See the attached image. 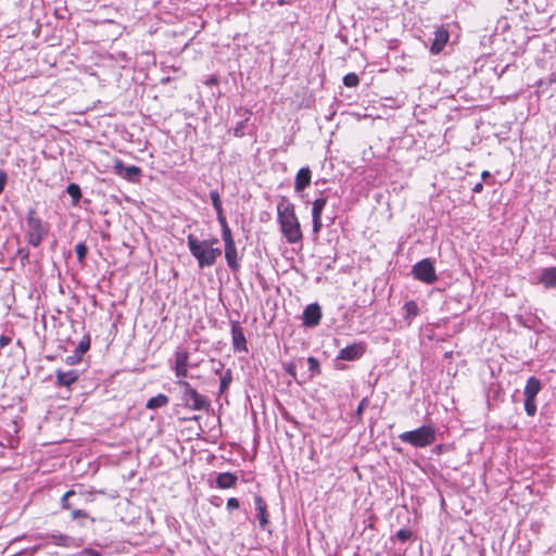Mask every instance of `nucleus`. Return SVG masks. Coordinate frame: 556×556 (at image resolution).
I'll use <instances>...</instances> for the list:
<instances>
[{
    "label": "nucleus",
    "mask_w": 556,
    "mask_h": 556,
    "mask_svg": "<svg viewBox=\"0 0 556 556\" xmlns=\"http://www.w3.org/2000/svg\"><path fill=\"white\" fill-rule=\"evenodd\" d=\"M278 222L281 232L289 243H296L302 239L299 219L294 212V205L286 199L277 204Z\"/></svg>",
    "instance_id": "1"
},
{
    "label": "nucleus",
    "mask_w": 556,
    "mask_h": 556,
    "mask_svg": "<svg viewBox=\"0 0 556 556\" xmlns=\"http://www.w3.org/2000/svg\"><path fill=\"white\" fill-rule=\"evenodd\" d=\"M188 248L192 256L198 261L200 268L211 267L222 255L219 248H214L218 243L217 238L208 240H198L193 235L187 237Z\"/></svg>",
    "instance_id": "2"
},
{
    "label": "nucleus",
    "mask_w": 556,
    "mask_h": 556,
    "mask_svg": "<svg viewBox=\"0 0 556 556\" xmlns=\"http://www.w3.org/2000/svg\"><path fill=\"white\" fill-rule=\"evenodd\" d=\"M399 439L414 447H426L435 441V429L430 425H424L418 429L401 433Z\"/></svg>",
    "instance_id": "3"
},
{
    "label": "nucleus",
    "mask_w": 556,
    "mask_h": 556,
    "mask_svg": "<svg viewBox=\"0 0 556 556\" xmlns=\"http://www.w3.org/2000/svg\"><path fill=\"white\" fill-rule=\"evenodd\" d=\"M177 384L182 388L181 400L186 407L193 410H206L210 407V401L200 394L191 384L186 380H178Z\"/></svg>",
    "instance_id": "4"
},
{
    "label": "nucleus",
    "mask_w": 556,
    "mask_h": 556,
    "mask_svg": "<svg viewBox=\"0 0 556 556\" xmlns=\"http://www.w3.org/2000/svg\"><path fill=\"white\" fill-rule=\"evenodd\" d=\"M27 240L28 243L33 247H38L43 237L48 232V227L42 223V220L36 216L34 210H29L27 214Z\"/></svg>",
    "instance_id": "5"
},
{
    "label": "nucleus",
    "mask_w": 556,
    "mask_h": 556,
    "mask_svg": "<svg viewBox=\"0 0 556 556\" xmlns=\"http://www.w3.org/2000/svg\"><path fill=\"white\" fill-rule=\"evenodd\" d=\"M223 240L225 242V258L230 269L237 270L239 268L238 252L231 230L228 225L222 227Z\"/></svg>",
    "instance_id": "6"
},
{
    "label": "nucleus",
    "mask_w": 556,
    "mask_h": 556,
    "mask_svg": "<svg viewBox=\"0 0 556 556\" xmlns=\"http://www.w3.org/2000/svg\"><path fill=\"white\" fill-rule=\"evenodd\" d=\"M414 277L426 283H433L438 277L433 263L429 258L421 260L413 267Z\"/></svg>",
    "instance_id": "7"
},
{
    "label": "nucleus",
    "mask_w": 556,
    "mask_h": 556,
    "mask_svg": "<svg viewBox=\"0 0 556 556\" xmlns=\"http://www.w3.org/2000/svg\"><path fill=\"white\" fill-rule=\"evenodd\" d=\"M175 375L179 380H184L188 376L189 353L187 350H178L175 352Z\"/></svg>",
    "instance_id": "8"
},
{
    "label": "nucleus",
    "mask_w": 556,
    "mask_h": 556,
    "mask_svg": "<svg viewBox=\"0 0 556 556\" xmlns=\"http://www.w3.org/2000/svg\"><path fill=\"white\" fill-rule=\"evenodd\" d=\"M327 204L326 197H319L313 202L312 217H313V231L318 233L323 227L321 214Z\"/></svg>",
    "instance_id": "9"
},
{
    "label": "nucleus",
    "mask_w": 556,
    "mask_h": 556,
    "mask_svg": "<svg viewBox=\"0 0 556 556\" xmlns=\"http://www.w3.org/2000/svg\"><path fill=\"white\" fill-rule=\"evenodd\" d=\"M115 173L129 181H136L140 177L141 169L138 166L131 165L128 167L124 166L123 161L115 160L114 162Z\"/></svg>",
    "instance_id": "10"
},
{
    "label": "nucleus",
    "mask_w": 556,
    "mask_h": 556,
    "mask_svg": "<svg viewBox=\"0 0 556 556\" xmlns=\"http://www.w3.org/2000/svg\"><path fill=\"white\" fill-rule=\"evenodd\" d=\"M321 318V312L318 304H309L303 313L304 325L308 327L317 326Z\"/></svg>",
    "instance_id": "11"
},
{
    "label": "nucleus",
    "mask_w": 556,
    "mask_h": 556,
    "mask_svg": "<svg viewBox=\"0 0 556 556\" xmlns=\"http://www.w3.org/2000/svg\"><path fill=\"white\" fill-rule=\"evenodd\" d=\"M448 37H450V35H448L447 29H445L444 27H439L434 31V39L430 47V52L434 55L439 54L445 47V45L448 40Z\"/></svg>",
    "instance_id": "12"
},
{
    "label": "nucleus",
    "mask_w": 556,
    "mask_h": 556,
    "mask_svg": "<svg viewBox=\"0 0 556 556\" xmlns=\"http://www.w3.org/2000/svg\"><path fill=\"white\" fill-rule=\"evenodd\" d=\"M364 351V346L361 343L348 345L340 350L338 358L343 361H354L359 358Z\"/></svg>",
    "instance_id": "13"
},
{
    "label": "nucleus",
    "mask_w": 556,
    "mask_h": 556,
    "mask_svg": "<svg viewBox=\"0 0 556 556\" xmlns=\"http://www.w3.org/2000/svg\"><path fill=\"white\" fill-rule=\"evenodd\" d=\"M231 336H232V343H233L235 351L247 352L248 351L247 340H245L242 328L238 324L232 325Z\"/></svg>",
    "instance_id": "14"
},
{
    "label": "nucleus",
    "mask_w": 556,
    "mask_h": 556,
    "mask_svg": "<svg viewBox=\"0 0 556 556\" xmlns=\"http://www.w3.org/2000/svg\"><path fill=\"white\" fill-rule=\"evenodd\" d=\"M55 375L58 386H63L67 388L74 384L79 378V375L76 370L63 371L58 369L55 371Z\"/></svg>",
    "instance_id": "15"
},
{
    "label": "nucleus",
    "mask_w": 556,
    "mask_h": 556,
    "mask_svg": "<svg viewBox=\"0 0 556 556\" xmlns=\"http://www.w3.org/2000/svg\"><path fill=\"white\" fill-rule=\"evenodd\" d=\"M311 184V169L309 167H302L296 176L294 181L295 191L300 192L307 188Z\"/></svg>",
    "instance_id": "16"
},
{
    "label": "nucleus",
    "mask_w": 556,
    "mask_h": 556,
    "mask_svg": "<svg viewBox=\"0 0 556 556\" xmlns=\"http://www.w3.org/2000/svg\"><path fill=\"white\" fill-rule=\"evenodd\" d=\"M254 504H255V509L257 511V518L260 520V526H261V528L265 529L269 522L268 514H267V506H266L264 500L260 495H256L254 497Z\"/></svg>",
    "instance_id": "17"
},
{
    "label": "nucleus",
    "mask_w": 556,
    "mask_h": 556,
    "mask_svg": "<svg viewBox=\"0 0 556 556\" xmlns=\"http://www.w3.org/2000/svg\"><path fill=\"white\" fill-rule=\"evenodd\" d=\"M210 198H211L212 204H213V206H214V208L216 211L217 219H218L220 226L224 227V225H228L227 220H226V217L224 215V211H223V206H222V201H220V197H219L218 191L212 190L210 192Z\"/></svg>",
    "instance_id": "18"
},
{
    "label": "nucleus",
    "mask_w": 556,
    "mask_h": 556,
    "mask_svg": "<svg viewBox=\"0 0 556 556\" xmlns=\"http://www.w3.org/2000/svg\"><path fill=\"white\" fill-rule=\"evenodd\" d=\"M541 381L536 377H530L525 387V397L535 399L541 390Z\"/></svg>",
    "instance_id": "19"
},
{
    "label": "nucleus",
    "mask_w": 556,
    "mask_h": 556,
    "mask_svg": "<svg viewBox=\"0 0 556 556\" xmlns=\"http://www.w3.org/2000/svg\"><path fill=\"white\" fill-rule=\"evenodd\" d=\"M238 478L231 472H222L216 477V485L219 489H229L236 485Z\"/></svg>",
    "instance_id": "20"
},
{
    "label": "nucleus",
    "mask_w": 556,
    "mask_h": 556,
    "mask_svg": "<svg viewBox=\"0 0 556 556\" xmlns=\"http://www.w3.org/2000/svg\"><path fill=\"white\" fill-rule=\"evenodd\" d=\"M540 282L545 288L556 287V267L545 268L540 276Z\"/></svg>",
    "instance_id": "21"
},
{
    "label": "nucleus",
    "mask_w": 556,
    "mask_h": 556,
    "mask_svg": "<svg viewBox=\"0 0 556 556\" xmlns=\"http://www.w3.org/2000/svg\"><path fill=\"white\" fill-rule=\"evenodd\" d=\"M168 404V397L164 394H157L156 396L151 397L147 404L146 407L148 409H156L163 406H166Z\"/></svg>",
    "instance_id": "22"
},
{
    "label": "nucleus",
    "mask_w": 556,
    "mask_h": 556,
    "mask_svg": "<svg viewBox=\"0 0 556 556\" xmlns=\"http://www.w3.org/2000/svg\"><path fill=\"white\" fill-rule=\"evenodd\" d=\"M51 542L58 546L68 547L73 543V538L62 533H53L50 535Z\"/></svg>",
    "instance_id": "23"
},
{
    "label": "nucleus",
    "mask_w": 556,
    "mask_h": 556,
    "mask_svg": "<svg viewBox=\"0 0 556 556\" xmlns=\"http://www.w3.org/2000/svg\"><path fill=\"white\" fill-rule=\"evenodd\" d=\"M404 309V318L412 319L418 315V305L415 301L406 302L403 306Z\"/></svg>",
    "instance_id": "24"
},
{
    "label": "nucleus",
    "mask_w": 556,
    "mask_h": 556,
    "mask_svg": "<svg viewBox=\"0 0 556 556\" xmlns=\"http://www.w3.org/2000/svg\"><path fill=\"white\" fill-rule=\"evenodd\" d=\"M67 193L70 197L74 200L75 203L79 201L81 198V191L78 185L76 184H70L66 188Z\"/></svg>",
    "instance_id": "25"
},
{
    "label": "nucleus",
    "mask_w": 556,
    "mask_h": 556,
    "mask_svg": "<svg viewBox=\"0 0 556 556\" xmlns=\"http://www.w3.org/2000/svg\"><path fill=\"white\" fill-rule=\"evenodd\" d=\"M232 380V374L230 369H227L224 376L220 378L219 393H224Z\"/></svg>",
    "instance_id": "26"
},
{
    "label": "nucleus",
    "mask_w": 556,
    "mask_h": 556,
    "mask_svg": "<svg viewBox=\"0 0 556 556\" xmlns=\"http://www.w3.org/2000/svg\"><path fill=\"white\" fill-rule=\"evenodd\" d=\"M359 83L358 76L355 73H349L343 77V84L346 87H356Z\"/></svg>",
    "instance_id": "27"
},
{
    "label": "nucleus",
    "mask_w": 556,
    "mask_h": 556,
    "mask_svg": "<svg viewBox=\"0 0 556 556\" xmlns=\"http://www.w3.org/2000/svg\"><path fill=\"white\" fill-rule=\"evenodd\" d=\"M525 410L529 416H534L536 413L535 399L525 397Z\"/></svg>",
    "instance_id": "28"
},
{
    "label": "nucleus",
    "mask_w": 556,
    "mask_h": 556,
    "mask_svg": "<svg viewBox=\"0 0 556 556\" xmlns=\"http://www.w3.org/2000/svg\"><path fill=\"white\" fill-rule=\"evenodd\" d=\"M307 364H308L309 370L313 374H319V371H320L319 362L315 357H313V356L308 357Z\"/></svg>",
    "instance_id": "29"
},
{
    "label": "nucleus",
    "mask_w": 556,
    "mask_h": 556,
    "mask_svg": "<svg viewBox=\"0 0 556 556\" xmlns=\"http://www.w3.org/2000/svg\"><path fill=\"white\" fill-rule=\"evenodd\" d=\"M75 251L77 254V258L83 261L87 255V247L85 243L80 242L75 247Z\"/></svg>",
    "instance_id": "30"
},
{
    "label": "nucleus",
    "mask_w": 556,
    "mask_h": 556,
    "mask_svg": "<svg viewBox=\"0 0 556 556\" xmlns=\"http://www.w3.org/2000/svg\"><path fill=\"white\" fill-rule=\"evenodd\" d=\"M412 536V532L410 530L408 529H400L397 532H396V538L401 541V542H406L407 540H409V538Z\"/></svg>",
    "instance_id": "31"
},
{
    "label": "nucleus",
    "mask_w": 556,
    "mask_h": 556,
    "mask_svg": "<svg viewBox=\"0 0 556 556\" xmlns=\"http://www.w3.org/2000/svg\"><path fill=\"white\" fill-rule=\"evenodd\" d=\"M74 494H75V492H74L73 490H70V491H67V492L63 495V497H62V500H61V504H62V507H63L64 509H70V508H71V504H70V502H68V497H70V496H72V495H74Z\"/></svg>",
    "instance_id": "32"
},
{
    "label": "nucleus",
    "mask_w": 556,
    "mask_h": 556,
    "mask_svg": "<svg viewBox=\"0 0 556 556\" xmlns=\"http://www.w3.org/2000/svg\"><path fill=\"white\" fill-rule=\"evenodd\" d=\"M72 519H78V518H87L88 515L85 510L81 509H74L72 510Z\"/></svg>",
    "instance_id": "33"
},
{
    "label": "nucleus",
    "mask_w": 556,
    "mask_h": 556,
    "mask_svg": "<svg viewBox=\"0 0 556 556\" xmlns=\"http://www.w3.org/2000/svg\"><path fill=\"white\" fill-rule=\"evenodd\" d=\"M239 507V501L236 497H230L227 501V508L229 510L237 509Z\"/></svg>",
    "instance_id": "34"
},
{
    "label": "nucleus",
    "mask_w": 556,
    "mask_h": 556,
    "mask_svg": "<svg viewBox=\"0 0 556 556\" xmlns=\"http://www.w3.org/2000/svg\"><path fill=\"white\" fill-rule=\"evenodd\" d=\"M90 346V343H89V340H87L86 342L85 341H81L77 348V351L80 353V354H84L85 352L88 351Z\"/></svg>",
    "instance_id": "35"
},
{
    "label": "nucleus",
    "mask_w": 556,
    "mask_h": 556,
    "mask_svg": "<svg viewBox=\"0 0 556 556\" xmlns=\"http://www.w3.org/2000/svg\"><path fill=\"white\" fill-rule=\"evenodd\" d=\"M5 180H7L5 173L4 172H0V193L3 191Z\"/></svg>",
    "instance_id": "36"
},
{
    "label": "nucleus",
    "mask_w": 556,
    "mask_h": 556,
    "mask_svg": "<svg viewBox=\"0 0 556 556\" xmlns=\"http://www.w3.org/2000/svg\"><path fill=\"white\" fill-rule=\"evenodd\" d=\"M367 404V399H363L357 407V414L361 415L363 413L364 407Z\"/></svg>",
    "instance_id": "37"
},
{
    "label": "nucleus",
    "mask_w": 556,
    "mask_h": 556,
    "mask_svg": "<svg viewBox=\"0 0 556 556\" xmlns=\"http://www.w3.org/2000/svg\"><path fill=\"white\" fill-rule=\"evenodd\" d=\"M482 189H483L482 184H481V182H478V184H476V185L473 186L472 191H473L475 193H479V192H481V191H482Z\"/></svg>",
    "instance_id": "38"
},
{
    "label": "nucleus",
    "mask_w": 556,
    "mask_h": 556,
    "mask_svg": "<svg viewBox=\"0 0 556 556\" xmlns=\"http://www.w3.org/2000/svg\"><path fill=\"white\" fill-rule=\"evenodd\" d=\"M242 128H243V124H239L236 128H235V135L236 136H241L242 135Z\"/></svg>",
    "instance_id": "39"
},
{
    "label": "nucleus",
    "mask_w": 556,
    "mask_h": 556,
    "mask_svg": "<svg viewBox=\"0 0 556 556\" xmlns=\"http://www.w3.org/2000/svg\"><path fill=\"white\" fill-rule=\"evenodd\" d=\"M9 342H10V339H9V338H7V337H4V336H2V337L0 338V344H1V346L7 345Z\"/></svg>",
    "instance_id": "40"
},
{
    "label": "nucleus",
    "mask_w": 556,
    "mask_h": 556,
    "mask_svg": "<svg viewBox=\"0 0 556 556\" xmlns=\"http://www.w3.org/2000/svg\"><path fill=\"white\" fill-rule=\"evenodd\" d=\"M75 362H76V358L74 356H68L66 358V363L70 364V365H73Z\"/></svg>",
    "instance_id": "41"
},
{
    "label": "nucleus",
    "mask_w": 556,
    "mask_h": 556,
    "mask_svg": "<svg viewBox=\"0 0 556 556\" xmlns=\"http://www.w3.org/2000/svg\"><path fill=\"white\" fill-rule=\"evenodd\" d=\"M288 372L291 375V376H294V366L293 365H289L288 368H287Z\"/></svg>",
    "instance_id": "42"
},
{
    "label": "nucleus",
    "mask_w": 556,
    "mask_h": 556,
    "mask_svg": "<svg viewBox=\"0 0 556 556\" xmlns=\"http://www.w3.org/2000/svg\"><path fill=\"white\" fill-rule=\"evenodd\" d=\"M481 176H482L483 179H486L491 175H490V173L488 170H484Z\"/></svg>",
    "instance_id": "43"
},
{
    "label": "nucleus",
    "mask_w": 556,
    "mask_h": 556,
    "mask_svg": "<svg viewBox=\"0 0 556 556\" xmlns=\"http://www.w3.org/2000/svg\"><path fill=\"white\" fill-rule=\"evenodd\" d=\"M277 2H278L280 5H283V4H286V3H287V1H286V0H277Z\"/></svg>",
    "instance_id": "44"
},
{
    "label": "nucleus",
    "mask_w": 556,
    "mask_h": 556,
    "mask_svg": "<svg viewBox=\"0 0 556 556\" xmlns=\"http://www.w3.org/2000/svg\"><path fill=\"white\" fill-rule=\"evenodd\" d=\"M554 132L556 134V124L553 126Z\"/></svg>",
    "instance_id": "45"
},
{
    "label": "nucleus",
    "mask_w": 556,
    "mask_h": 556,
    "mask_svg": "<svg viewBox=\"0 0 556 556\" xmlns=\"http://www.w3.org/2000/svg\"><path fill=\"white\" fill-rule=\"evenodd\" d=\"M92 556H99V554L97 552H93Z\"/></svg>",
    "instance_id": "46"
}]
</instances>
